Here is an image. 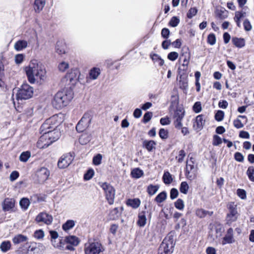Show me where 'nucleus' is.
Masks as SVG:
<instances>
[{"instance_id":"nucleus-23","label":"nucleus","mask_w":254,"mask_h":254,"mask_svg":"<svg viewBox=\"0 0 254 254\" xmlns=\"http://www.w3.org/2000/svg\"><path fill=\"white\" fill-rule=\"evenodd\" d=\"M28 238L26 236L22 234H18L12 238V242L15 245H17L21 243L25 242L27 241Z\"/></svg>"},{"instance_id":"nucleus-30","label":"nucleus","mask_w":254,"mask_h":254,"mask_svg":"<svg viewBox=\"0 0 254 254\" xmlns=\"http://www.w3.org/2000/svg\"><path fill=\"white\" fill-rule=\"evenodd\" d=\"M163 182L166 185H169L173 182V178L171 174L168 171L165 172L163 176Z\"/></svg>"},{"instance_id":"nucleus-44","label":"nucleus","mask_w":254,"mask_h":254,"mask_svg":"<svg viewBox=\"0 0 254 254\" xmlns=\"http://www.w3.org/2000/svg\"><path fill=\"white\" fill-rule=\"evenodd\" d=\"M174 205L177 209L180 210H183L185 207L184 202L181 198L177 199V201L175 202Z\"/></svg>"},{"instance_id":"nucleus-59","label":"nucleus","mask_w":254,"mask_h":254,"mask_svg":"<svg viewBox=\"0 0 254 254\" xmlns=\"http://www.w3.org/2000/svg\"><path fill=\"white\" fill-rule=\"evenodd\" d=\"M178 57L179 54L177 52H171L169 53L167 56L168 59L171 61H175L176 59H177Z\"/></svg>"},{"instance_id":"nucleus-33","label":"nucleus","mask_w":254,"mask_h":254,"mask_svg":"<svg viewBox=\"0 0 254 254\" xmlns=\"http://www.w3.org/2000/svg\"><path fill=\"white\" fill-rule=\"evenodd\" d=\"M167 198V193L163 191L159 193L155 198L154 200L157 203H161L166 200Z\"/></svg>"},{"instance_id":"nucleus-16","label":"nucleus","mask_w":254,"mask_h":254,"mask_svg":"<svg viewBox=\"0 0 254 254\" xmlns=\"http://www.w3.org/2000/svg\"><path fill=\"white\" fill-rule=\"evenodd\" d=\"M205 120L204 115H199L195 118V121L193 124V127L195 130H200L205 124Z\"/></svg>"},{"instance_id":"nucleus-54","label":"nucleus","mask_w":254,"mask_h":254,"mask_svg":"<svg viewBox=\"0 0 254 254\" xmlns=\"http://www.w3.org/2000/svg\"><path fill=\"white\" fill-rule=\"evenodd\" d=\"M94 174V170L92 169H90L84 174V179L85 180H89L93 177Z\"/></svg>"},{"instance_id":"nucleus-17","label":"nucleus","mask_w":254,"mask_h":254,"mask_svg":"<svg viewBox=\"0 0 254 254\" xmlns=\"http://www.w3.org/2000/svg\"><path fill=\"white\" fill-rule=\"evenodd\" d=\"M15 201L13 198H6L2 203V209L4 211H9L14 208Z\"/></svg>"},{"instance_id":"nucleus-63","label":"nucleus","mask_w":254,"mask_h":254,"mask_svg":"<svg viewBox=\"0 0 254 254\" xmlns=\"http://www.w3.org/2000/svg\"><path fill=\"white\" fill-rule=\"evenodd\" d=\"M185 156L186 153L185 151L184 150H181L179 151L178 156H177L176 158L177 159L178 162L181 163L183 161Z\"/></svg>"},{"instance_id":"nucleus-41","label":"nucleus","mask_w":254,"mask_h":254,"mask_svg":"<svg viewBox=\"0 0 254 254\" xmlns=\"http://www.w3.org/2000/svg\"><path fill=\"white\" fill-rule=\"evenodd\" d=\"M59 240H60V242L59 243L56 242L55 244H54L53 246L55 248H58L60 250H64V245L65 244H66V242H65L64 241V238L63 237L59 239Z\"/></svg>"},{"instance_id":"nucleus-40","label":"nucleus","mask_w":254,"mask_h":254,"mask_svg":"<svg viewBox=\"0 0 254 254\" xmlns=\"http://www.w3.org/2000/svg\"><path fill=\"white\" fill-rule=\"evenodd\" d=\"M19 204L22 209L26 210L29 206L30 200L27 198H23L20 200Z\"/></svg>"},{"instance_id":"nucleus-37","label":"nucleus","mask_w":254,"mask_h":254,"mask_svg":"<svg viewBox=\"0 0 254 254\" xmlns=\"http://www.w3.org/2000/svg\"><path fill=\"white\" fill-rule=\"evenodd\" d=\"M31 156L30 152L27 151L21 153L19 156V160L23 162H26Z\"/></svg>"},{"instance_id":"nucleus-35","label":"nucleus","mask_w":254,"mask_h":254,"mask_svg":"<svg viewBox=\"0 0 254 254\" xmlns=\"http://www.w3.org/2000/svg\"><path fill=\"white\" fill-rule=\"evenodd\" d=\"M33 4L35 10L39 12L45 5V1H34Z\"/></svg>"},{"instance_id":"nucleus-8","label":"nucleus","mask_w":254,"mask_h":254,"mask_svg":"<svg viewBox=\"0 0 254 254\" xmlns=\"http://www.w3.org/2000/svg\"><path fill=\"white\" fill-rule=\"evenodd\" d=\"M104 251L101 244L98 242H93L87 246L84 249L85 254H100Z\"/></svg>"},{"instance_id":"nucleus-64","label":"nucleus","mask_w":254,"mask_h":254,"mask_svg":"<svg viewBox=\"0 0 254 254\" xmlns=\"http://www.w3.org/2000/svg\"><path fill=\"white\" fill-rule=\"evenodd\" d=\"M222 143V139L220 137L217 135L213 136V145L214 146H218Z\"/></svg>"},{"instance_id":"nucleus-3","label":"nucleus","mask_w":254,"mask_h":254,"mask_svg":"<svg viewBox=\"0 0 254 254\" xmlns=\"http://www.w3.org/2000/svg\"><path fill=\"white\" fill-rule=\"evenodd\" d=\"M73 97V92L72 90L64 89L55 94L52 104L56 109H61L66 106Z\"/></svg>"},{"instance_id":"nucleus-2","label":"nucleus","mask_w":254,"mask_h":254,"mask_svg":"<svg viewBox=\"0 0 254 254\" xmlns=\"http://www.w3.org/2000/svg\"><path fill=\"white\" fill-rule=\"evenodd\" d=\"M59 117L55 115L47 119L40 128L41 131H46L48 137L52 143L58 140L60 136V132L57 127L60 124Z\"/></svg>"},{"instance_id":"nucleus-7","label":"nucleus","mask_w":254,"mask_h":254,"mask_svg":"<svg viewBox=\"0 0 254 254\" xmlns=\"http://www.w3.org/2000/svg\"><path fill=\"white\" fill-rule=\"evenodd\" d=\"M101 187L104 191L106 199L110 205H112L114 202L115 197V189L110 184L103 183L100 185Z\"/></svg>"},{"instance_id":"nucleus-9","label":"nucleus","mask_w":254,"mask_h":254,"mask_svg":"<svg viewBox=\"0 0 254 254\" xmlns=\"http://www.w3.org/2000/svg\"><path fill=\"white\" fill-rule=\"evenodd\" d=\"M91 116L89 113H85L76 126L78 132H81L89 126L91 121Z\"/></svg>"},{"instance_id":"nucleus-42","label":"nucleus","mask_w":254,"mask_h":254,"mask_svg":"<svg viewBox=\"0 0 254 254\" xmlns=\"http://www.w3.org/2000/svg\"><path fill=\"white\" fill-rule=\"evenodd\" d=\"M189 189V187L187 182H183L181 183L180 187V190L181 193L185 194H187Z\"/></svg>"},{"instance_id":"nucleus-22","label":"nucleus","mask_w":254,"mask_h":254,"mask_svg":"<svg viewBox=\"0 0 254 254\" xmlns=\"http://www.w3.org/2000/svg\"><path fill=\"white\" fill-rule=\"evenodd\" d=\"M141 201L139 198L128 199L127 201V205L131 206L133 208L136 209L140 205Z\"/></svg>"},{"instance_id":"nucleus-56","label":"nucleus","mask_w":254,"mask_h":254,"mask_svg":"<svg viewBox=\"0 0 254 254\" xmlns=\"http://www.w3.org/2000/svg\"><path fill=\"white\" fill-rule=\"evenodd\" d=\"M179 86L180 88L184 90L187 89L188 87V82L186 79H182L180 77V80H179Z\"/></svg>"},{"instance_id":"nucleus-28","label":"nucleus","mask_w":254,"mask_h":254,"mask_svg":"<svg viewBox=\"0 0 254 254\" xmlns=\"http://www.w3.org/2000/svg\"><path fill=\"white\" fill-rule=\"evenodd\" d=\"M159 188V186L158 185L150 184L147 187L146 191L150 196H152L157 192Z\"/></svg>"},{"instance_id":"nucleus-34","label":"nucleus","mask_w":254,"mask_h":254,"mask_svg":"<svg viewBox=\"0 0 254 254\" xmlns=\"http://www.w3.org/2000/svg\"><path fill=\"white\" fill-rule=\"evenodd\" d=\"M120 215L121 213L119 212L118 208L116 207L110 211L109 216L111 219L116 220L120 217Z\"/></svg>"},{"instance_id":"nucleus-15","label":"nucleus","mask_w":254,"mask_h":254,"mask_svg":"<svg viewBox=\"0 0 254 254\" xmlns=\"http://www.w3.org/2000/svg\"><path fill=\"white\" fill-rule=\"evenodd\" d=\"M234 242L233 229L232 228H230L227 230L225 236L222 239L221 244L225 245L227 244H232Z\"/></svg>"},{"instance_id":"nucleus-53","label":"nucleus","mask_w":254,"mask_h":254,"mask_svg":"<svg viewBox=\"0 0 254 254\" xmlns=\"http://www.w3.org/2000/svg\"><path fill=\"white\" fill-rule=\"evenodd\" d=\"M224 117V112L221 110H219L215 115V119L216 121L220 122L222 121Z\"/></svg>"},{"instance_id":"nucleus-4","label":"nucleus","mask_w":254,"mask_h":254,"mask_svg":"<svg viewBox=\"0 0 254 254\" xmlns=\"http://www.w3.org/2000/svg\"><path fill=\"white\" fill-rule=\"evenodd\" d=\"M175 245L172 236L165 238L158 248V254H172Z\"/></svg>"},{"instance_id":"nucleus-27","label":"nucleus","mask_w":254,"mask_h":254,"mask_svg":"<svg viewBox=\"0 0 254 254\" xmlns=\"http://www.w3.org/2000/svg\"><path fill=\"white\" fill-rule=\"evenodd\" d=\"M100 74V69L97 67L92 68L89 72V76L90 79L95 80Z\"/></svg>"},{"instance_id":"nucleus-55","label":"nucleus","mask_w":254,"mask_h":254,"mask_svg":"<svg viewBox=\"0 0 254 254\" xmlns=\"http://www.w3.org/2000/svg\"><path fill=\"white\" fill-rule=\"evenodd\" d=\"M197 12V9L196 7L190 8L187 13V17L189 19H191L195 16Z\"/></svg>"},{"instance_id":"nucleus-58","label":"nucleus","mask_w":254,"mask_h":254,"mask_svg":"<svg viewBox=\"0 0 254 254\" xmlns=\"http://www.w3.org/2000/svg\"><path fill=\"white\" fill-rule=\"evenodd\" d=\"M207 43L211 45H213L216 43V37L214 34L211 33L207 37Z\"/></svg>"},{"instance_id":"nucleus-43","label":"nucleus","mask_w":254,"mask_h":254,"mask_svg":"<svg viewBox=\"0 0 254 254\" xmlns=\"http://www.w3.org/2000/svg\"><path fill=\"white\" fill-rule=\"evenodd\" d=\"M56 52L60 55L65 53L64 48L62 42L60 41L57 42L56 45Z\"/></svg>"},{"instance_id":"nucleus-18","label":"nucleus","mask_w":254,"mask_h":254,"mask_svg":"<svg viewBox=\"0 0 254 254\" xmlns=\"http://www.w3.org/2000/svg\"><path fill=\"white\" fill-rule=\"evenodd\" d=\"M156 145V142L152 140H144L142 142V147L149 152H151L155 149Z\"/></svg>"},{"instance_id":"nucleus-13","label":"nucleus","mask_w":254,"mask_h":254,"mask_svg":"<svg viewBox=\"0 0 254 254\" xmlns=\"http://www.w3.org/2000/svg\"><path fill=\"white\" fill-rule=\"evenodd\" d=\"M40 133L42 135L40 136L37 142V147L40 149L45 148L48 147L52 143V141L50 140L48 137V134L46 131H41Z\"/></svg>"},{"instance_id":"nucleus-1","label":"nucleus","mask_w":254,"mask_h":254,"mask_svg":"<svg viewBox=\"0 0 254 254\" xmlns=\"http://www.w3.org/2000/svg\"><path fill=\"white\" fill-rule=\"evenodd\" d=\"M25 72L31 83H34L36 80H44L46 76V70L44 66L37 60L31 61L29 65L25 67Z\"/></svg>"},{"instance_id":"nucleus-32","label":"nucleus","mask_w":254,"mask_h":254,"mask_svg":"<svg viewBox=\"0 0 254 254\" xmlns=\"http://www.w3.org/2000/svg\"><path fill=\"white\" fill-rule=\"evenodd\" d=\"M91 138V137L90 135L87 134H83L80 136L79 138V142L81 144H86L90 141Z\"/></svg>"},{"instance_id":"nucleus-61","label":"nucleus","mask_w":254,"mask_h":254,"mask_svg":"<svg viewBox=\"0 0 254 254\" xmlns=\"http://www.w3.org/2000/svg\"><path fill=\"white\" fill-rule=\"evenodd\" d=\"M243 25L244 27V29L246 31H250L252 29V26L248 19H246L244 22H243Z\"/></svg>"},{"instance_id":"nucleus-21","label":"nucleus","mask_w":254,"mask_h":254,"mask_svg":"<svg viewBox=\"0 0 254 254\" xmlns=\"http://www.w3.org/2000/svg\"><path fill=\"white\" fill-rule=\"evenodd\" d=\"M228 12L224 8L217 9L215 11L216 17L223 20L228 17Z\"/></svg>"},{"instance_id":"nucleus-52","label":"nucleus","mask_w":254,"mask_h":254,"mask_svg":"<svg viewBox=\"0 0 254 254\" xmlns=\"http://www.w3.org/2000/svg\"><path fill=\"white\" fill-rule=\"evenodd\" d=\"M50 234L51 236V240L52 243V245H54L56 242V240L58 238L59 235L57 231L51 230L50 231Z\"/></svg>"},{"instance_id":"nucleus-36","label":"nucleus","mask_w":254,"mask_h":254,"mask_svg":"<svg viewBox=\"0 0 254 254\" xmlns=\"http://www.w3.org/2000/svg\"><path fill=\"white\" fill-rule=\"evenodd\" d=\"M75 225V222L72 220H68L66 222L64 223L62 228L64 231L68 230L72 228Z\"/></svg>"},{"instance_id":"nucleus-60","label":"nucleus","mask_w":254,"mask_h":254,"mask_svg":"<svg viewBox=\"0 0 254 254\" xmlns=\"http://www.w3.org/2000/svg\"><path fill=\"white\" fill-rule=\"evenodd\" d=\"M153 114L152 112H147L143 116L142 122L144 123H148L152 118Z\"/></svg>"},{"instance_id":"nucleus-6","label":"nucleus","mask_w":254,"mask_h":254,"mask_svg":"<svg viewBox=\"0 0 254 254\" xmlns=\"http://www.w3.org/2000/svg\"><path fill=\"white\" fill-rule=\"evenodd\" d=\"M228 208L229 212L227 214L226 221V224L230 226L233 222H235L237 220L239 214L237 211V205L234 202H229L228 204Z\"/></svg>"},{"instance_id":"nucleus-29","label":"nucleus","mask_w":254,"mask_h":254,"mask_svg":"<svg viewBox=\"0 0 254 254\" xmlns=\"http://www.w3.org/2000/svg\"><path fill=\"white\" fill-rule=\"evenodd\" d=\"M11 247V243L9 241H5L2 242L0 245V249L3 253H6L10 250Z\"/></svg>"},{"instance_id":"nucleus-10","label":"nucleus","mask_w":254,"mask_h":254,"mask_svg":"<svg viewBox=\"0 0 254 254\" xmlns=\"http://www.w3.org/2000/svg\"><path fill=\"white\" fill-rule=\"evenodd\" d=\"M185 175L186 178L190 181L196 178V169L194 167L192 158H190V161L187 162Z\"/></svg>"},{"instance_id":"nucleus-49","label":"nucleus","mask_w":254,"mask_h":254,"mask_svg":"<svg viewBox=\"0 0 254 254\" xmlns=\"http://www.w3.org/2000/svg\"><path fill=\"white\" fill-rule=\"evenodd\" d=\"M30 200L34 203L44 200V197L40 196L38 194H33L30 197Z\"/></svg>"},{"instance_id":"nucleus-11","label":"nucleus","mask_w":254,"mask_h":254,"mask_svg":"<svg viewBox=\"0 0 254 254\" xmlns=\"http://www.w3.org/2000/svg\"><path fill=\"white\" fill-rule=\"evenodd\" d=\"M50 174V171L45 167L39 169L35 175V181L39 184L44 183L48 180Z\"/></svg>"},{"instance_id":"nucleus-14","label":"nucleus","mask_w":254,"mask_h":254,"mask_svg":"<svg viewBox=\"0 0 254 254\" xmlns=\"http://www.w3.org/2000/svg\"><path fill=\"white\" fill-rule=\"evenodd\" d=\"M53 216L46 212L39 213L36 217L35 220L38 223L49 225L53 221Z\"/></svg>"},{"instance_id":"nucleus-45","label":"nucleus","mask_w":254,"mask_h":254,"mask_svg":"<svg viewBox=\"0 0 254 254\" xmlns=\"http://www.w3.org/2000/svg\"><path fill=\"white\" fill-rule=\"evenodd\" d=\"M247 174L250 181L254 182V167L250 166L247 171Z\"/></svg>"},{"instance_id":"nucleus-46","label":"nucleus","mask_w":254,"mask_h":254,"mask_svg":"<svg viewBox=\"0 0 254 254\" xmlns=\"http://www.w3.org/2000/svg\"><path fill=\"white\" fill-rule=\"evenodd\" d=\"M181 56H182V57H184V59L183 60V64H182V66H184V67H185L186 68V67H188L190 59V53H189L187 54V53L186 52L185 55V54L183 53Z\"/></svg>"},{"instance_id":"nucleus-5","label":"nucleus","mask_w":254,"mask_h":254,"mask_svg":"<svg viewBox=\"0 0 254 254\" xmlns=\"http://www.w3.org/2000/svg\"><path fill=\"white\" fill-rule=\"evenodd\" d=\"M33 88L28 84H23L17 90L16 99L19 100H27L32 97Z\"/></svg>"},{"instance_id":"nucleus-19","label":"nucleus","mask_w":254,"mask_h":254,"mask_svg":"<svg viewBox=\"0 0 254 254\" xmlns=\"http://www.w3.org/2000/svg\"><path fill=\"white\" fill-rule=\"evenodd\" d=\"M79 74V70L76 69H72L71 71L67 73L65 75V78L67 80H69L70 82H72L77 80Z\"/></svg>"},{"instance_id":"nucleus-47","label":"nucleus","mask_w":254,"mask_h":254,"mask_svg":"<svg viewBox=\"0 0 254 254\" xmlns=\"http://www.w3.org/2000/svg\"><path fill=\"white\" fill-rule=\"evenodd\" d=\"M224 231V228L221 224H218L215 227L216 237H221Z\"/></svg>"},{"instance_id":"nucleus-38","label":"nucleus","mask_w":254,"mask_h":254,"mask_svg":"<svg viewBox=\"0 0 254 254\" xmlns=\"http://www.w3.org/2000/svg\"><path fill=\"white\" fill-rule=\"evenodd\" d=\"M151 59L154 63H156L159 66H162L164 64V61L157 54H154L151 56Z\"/></svg>"},{"instance_id":"nucleus-20","label":"nucleus","mask_w":254,"mask_h":254,"mask_svg":"<svg viewBox=\"0 0 254 254\" xmlns=\"http://www.w3.org/2000/svg\"><path fill=\"white\" fill-rule=\"evenodd\" d=\"M64 241L67 244H70L73 246H76L79 243V239L74 236H69L64 238Z\"/></svg>"},{"instance_id":"nucleus-57","label":"nucleus","mask_w":254,"mask_h":254,"mask_svg":"<svg viewBox=\"0 0 254 254\" xmlns=\"http://www.w3.org/2000/svg\"><path fill=\"white\" fill-rule=\"evenodd\" d=\"M192 109L196 113L200 112L202 110L201 103L200 102H195L192 107Z\"/></svg>"},{"instance_id":"nucleus-31","label":"nucleus","mask_w":254,"mask_h":254,"mask_svg":"<svg viewBox=\"0 0 254 254\" xmlns=\"http://www.w3.org/2000/svg\"><path fill=\"white\" fill-rule=\"evenodd\" d=\"M144 173L142 170L139 168H135L131 172V176L133 178L138 179L143 175Z\"/></svg>"},{"instance_id":"nucleus-51","label":"nucleus","mask_w":254,"mask_h":254,"mask_svg":"<svg viewBox=\"0 0 254 254\" xmlns=\"http://www.w3.org/2000/svg\"><path fill=\"white\" fill-rule=\"evenodd\" d=\"M102 156L101 154H98L93 158V163L94 165L98 166L101 163Z\"/></svg>"},{"instance_id":"nucleus-39","label":"nucleus","mask_w":254,"mask_h":254,"mask_svg":"<svg viewBox=\"0 0 254 254\" xmlns=\"http://www.w3.org/2000/svg\"><path fill=\"white\" fill-rule=\"evenodd\" d=\"M185 116V111L183 109H177L174 113L175 119L183 120Z\"/></svg>"},{"instance_id":"nucleus-62","label":"nucleus","mask_w":254,"mask_h":254,"mask_svg":"<svg viewBox=\"0 0 254 254\" xmlns=\"http://www.w3.org/2000/svg\"><path fill=\"white\" fill-rule=\"evenodd\" d=\"M179 22H180L179 19L176 16H174L171 19V20L169 22V24L172 27H176L178 25Z\"/></svg>"},{"instance_id":"nucleus-48","label":"nucleus","mask_w":254,"mask_h":254,"mask_svg":"<svg viewBox=\"0 0 254 254\" xmlns=\"http://www.w3.org/2000/svg\"><path fill=\"white\" fill-rule=\"evenodd\" d=\"M209 214V212L203 209H198L196 211V215L199 218H203Z\"/></svg>"},{"instance_id":"nucleus-12","label":"nucleus","mask_w":254,"mask_h":254,"mask_svg":"<svg viewBox=\"0 0 254 254\" xmlns=\"http://www.w3.org/2000/svg\"><path fill=\"white\" fill-rule=\"evenodd\" d=\"M73 159L74 157L70 153L63 155L58 162L59 168L64 169L67 167L71 164Z\"/></svg>"},{"instance_id":"nucleus-25","label":"nucleus","mask_w":254,"mask_h":254,"mask_svg":"<svg viewBox=\"0 0 254 254\" xmlns=\"http://www.w3.org/2000/svg\"><path fill=\"white\" fill-rule=\"evenodd\" d=\"M233 44L237 47L241 48L245 46V41L243 38L233 37L232 39Z\"/></svg>"},{"instance_id":"nucleus-26","label":"nucleus","mask_w":254,"mask_h":254,"mask_svg":"<svg viewBox=\"0 0 254 254\" xmlns=\"http://www.w3.org/2000/svg\"><path fill=\"white\" fill-rule=\"evenodd\" d=\"M27 46V42L25 40H19L14 44V48L17 51H20L25 49Z\"/></svg>"},{"instance_id":"nucleus-50","label":"nucleus","mask_w":254,"mask_h":254,"mask_svg":"<svg viewBox=\"0 0 254 254\" xmlns=\"http://www.w3.org/2000/svg\"><path fill=\"white\" fill-rule=\"evenodd\" d=\"M168 131L164 128H161L159 131V135L162 139H166L168 137Z\"/></svg>"},{"instance_id":"nucleus-24","label":"nucleus","mask_w":254,"mask_h":254,"mask_svg":"<svg viewBox=\"0 0 254 254\" xmlns=\"http://www.w3.org/2000/svg\"><path fill=\"white\" fill-rule=\"evenodd\" d=\"M138 219L137 224L139 227H144L146 223V218L144 211H142L139 213L138 216Z\"/></svg>"}]
</instances>
